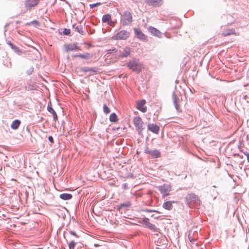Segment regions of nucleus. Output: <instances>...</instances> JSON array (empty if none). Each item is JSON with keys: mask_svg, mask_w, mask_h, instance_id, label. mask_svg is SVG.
I'll return each instance as SVG.
<instances>
[{"mask_svg": "<svg viewBox=\"0 0 249 249\" xmlns=\"http://www.w3.org/2000/svg\"><path fill=\"white\" fill-rule=\"evenodd\" d=\"M63 34L65 35H70L71 34L70 29H65L63 31Z\"/></svg>", "mask_w": 249, "mask_h": 249, "instance_id": "33", "label": "nucleus"}, {"mask_svg": "<svg viewBox=\"0 0 249 249\" xmlns=\"http://www.w3.org/2000/svg\"><path fill=\"white\" fill-rule=\"evenodd\" d=\"M175 203H177V201H168L163 203L162 207L164 209L168 211H170L173 208V204Z\"/></svg>", "mask_w": 249, "mask_h": 249, "instance_id": "12", "label": "nucleus"}, {"mask_svg": "<svg viewBox=\"0 0 249 249\" xmlns=\"http://www.w3.org/2000/svg\"><path fill=\"white\" fill-rule=\"evenodd\" d=\"M101 3L100 2H97V3H94V4H91L89 5V6L91 8H93L95 7H96L98 5H101Z\"/></svg>", "mask_w": 249, "mask_h": 249, "instance_id": "34", "label": "nucleus"}, {"mask_svg": "<svg viewBox=\"0 0 249 249\" xmlns=\"http://www.w3.org/2000/svg\"><path fill=\"white\" fill-rule=\"evenodd\" d=\"M112 51H115L116 52V49H113L112 50Z\"/></svg>", "mask_w": 249, "mask_h": 249, "instance_id": "38", "label": "nucleus"}, {"mask_svg": "<svg viewBox=\"0 0 249 249\" xmlns=\"http://www.w3.org/2000/svg\"><path fill=\"white\" fill-rule=\"evenodd\" d=\"M172 98L176 109L179 111V107L178 104V98L175 92H174L172 94Z\"/></svg>", "mask_w": 249, "mask_h": 249, "instance_id": "16", "label": "nucleus"}, {"mask_svg": "<svg viewBox=\"0 0 249 249\" xmlns=\"http://www.w3.org/2000/svg\"><path fill=\"white\" fill-rule=\"evenodd\" d=\"M48 139H49V141L52 142V143H53V138L52 136H49V138H48Z\"/></svg>", "mask_w": 249, "mask_h": 249, "instance_id": "36", "label": "nucleus"}, {"mask_svg": "<svg viewBox=\"0 0 249 249\" xmlns=\"http://www.w3.org/2000/svg\"><path fill=\"white\" fill-rule=\"evenodd\" d=\"M130 53V49L128 47H126L124 50L123 53L121 54L120 56L121 57H124L128 56Z\"/></svg>", "mask_w": 249, "mask_h": 249, "instance_id": "21", "label": "nucleus"}, {"mask_svg": "<svg viewBox=\"0 0 249 249\" xmlns=\"http://www.w3.org/2000/svg\"><path fill=\"white\" fill-rule=\"evenodd\" d=\"M73 57H80L83 59H88L90 58V55L89 53H86L84 54H75L72 56Z\"/></svg>", "mask_w": 249, "mask_h": 249, "instance_id": "19", "label": "nucleus"}, {"mask_svg": "<svg viewBox=\"0 0 249 249\" xmlns=\"http://www.w3.org/2000/svg\"><path fill=\"white\" fill-rule=\"evenodd\" d=\"M103 109H104V112L106 113V114H108L110 112V110L109 109V108L107 107V106L106 105H104V107H103Z\"/></svg>", "mask_w": 249, "mask_h": 249, "instance_id": "28", "label": "nucleus"}, {"mask_svg": "<svg viewBox=\"0 0 249 249\" xmlns=\"http://www.w3.org/2000/svg\"><path fill=\"white\" fill-rule=\"evenodd\" d=\"M26 89L28 90H32L36 89V88L35 85L28 84L27 86L25 87Z\"/></svg>", "mask_w": 249, "mask_h": 249, "instance_id": "25", "label": "nucleus"}, {"mask_svg": "<svg viewBox=\"0 0 249 249\" xmlns=\"http://www.w3.org/2000/svg\"><path fill=\"white\" fill-rule=\"evenodd\" d=\"M149 4L154 6L160 5L162 3V0H147Z\"/></svg>", "mask_w": 249, "mask_h": 249, "instance_id": "17", "label": "nucleus"}, {"mask_svg": "<svg viewBox=\"0 0 249 249\" xmlns=\"http://www.w3.org/2000/svg\"><path fill=\"white\" fill-rule=\"evenodd\" d=\"M158 188L162 194V197H165L170 195L172 186L170 184H164L162 185L159 186Z\"/></svg>", "mask_w": 249, "mask_h": 249, "instance_id": "2", "label": "nucleus"}, {"mask_svg": "<svg viewBox=\"0 0 249 249\" xmlns=\"http://www.w3.org/2000/svg\"><path fill=\"white\" fill-rule=\"evenodd\" d=\"M75 30L81 35L83 34V31L82 30V27H81V26H77L75 28Z\"/></svg>", "mask_w": 249, "mask_h": 249, "instance_id": "29", "label": "nucleus"}, {"mask_svg": "<svg viewBox=\"0 0 249 249\" xmlns=\"http://www.w3.org/2000/svg\"><path fill=\"white\" fill-rule=\"evenodd\" d=\"M134 32L135 36L139 39L143 41L147 42L148 40V37L145 35L140 28H134Z\"/></svg>", "mask_w": 249, "mask_h": 249, "instance_id": "6", "label": "nucleus"}, {"mask_svg": "<svg viewBox=\"0 0 249 249\" xmlns=\"http://www.w3.org/2000/svg\"><path fill=\"white\" fill-rule=\"evenodd\" d=\"M7 44L11 47L12 49L15 50L18 49V47L14 45L11 42H8Z\"/></svg>", "mask_w": 249, "mask_h": 249, "instance_id": "32", "label": "nucleus"}, {"mask_svg": "<svg viewBox=\"0 0 249 249\" xmlns=\"http://www.w3.org/2000/svg\"><path fill=\"white\" fill-rule=\"evenodd\" d=\"M235 30L234 29H231L228 30V32L226 33H223L222 34V35L224 36H230L231 35H235Z\"/></svg>", "mask_w": 249, "mask_h": 249, "instance_id": "24", "label": "nucleus"}, {"mask_svg": "<svg viewBox=\"0 0 249 249\" xmlns=\"http://www.w3.org/2000/svg\"><path fill=\"white\" fill-rule=\"evenodd\" d=\"M148 30L151 34L153 35L154 36H155L159 37H161V32L156 28L150 26L148 28Z\"/></svg>", "mask_w": 249, "mask_h": 249, "instance_id": "11", "label": "nucleus"}, {"mask_svg": "<svg viewBox=\"0 0 249 249\" xmlns=\"http://www.w3.org/2000/svg\"><path fill=\"white\" fill-rule=\"evenodd\" d=\"M39 0H26L25 1V6L27 9L30 10L33 7L36 6L38 3Z\"/></svg>", "mask_w": 249, "mask_h": 249, "instance_id": "9", "label": "nucleus"}, {"mask_svg": "<svg viewBox=\"0 0 249 249\" xmlns=\"http://www.w3.org/2000/svg\"><path fill=\"white\" fill-rule=\"evenodd\" d=\"M111 51V50H109L108 51L109 52V53H110Z\"/></svg>", "mask_w": 249, "mask_h": 249, "instance_id": "39", "label": "nucleus"}, {"mask_svg": "<svg viewBox=\"0 0 249 249\" xmlns=\"http://www.w3.org/2000/svg\"><path fill=\"white\" fill-rule=\"evenodd\" d=\"M75 245H76V243L74 241H71L69 244V249H74Z\"/></svg>", "mask_w": 249, "mask_h": 249, "instance_id": "27", "label": "nucleus"}, {"mask_svg": "<svg viewBox=\"0 0 249 249\" xmlns=\"http://www.w3.org/2000/svg\"><path fill=\"white\" fill-rule=\"evenodd\" d=\"M133 124L136 128L139 134H141L143 129V122L140 116H136L133 119Z\"/></svg>", "mask_w": 249, "mask_h": 249, "instance_id": "3", "label": "nucleus"}, {"mask_svg": "<svg viewBox=\"0 0 249 249\" xmlns=\"http://www.w3.org/2000/svg\"><path fill=\"white\" fill-rule=\"evenodd\" d=\"M146 226L153 232H160V229L156 227L155 225L149 222L147 223Z\"/></svg>", "mask_w": 249, "mask_h": 249, "instance_id": "15", "label": "nucleus"}, {"mask_svg": "<svg viewBox=\"0 0 249 249\" xmlns=\"http://www.w3.org/2000/svg\"><path fill=\"white\" fill-rule=\"evenodd\" d=\"M127 65L130 69L137 73L140 72L142 69V65L136 61H130Z\"/></svg>", "mask_w": 249, "mask_h": 249, "instance_id": "5", "label": "nucleus"}, {"mask_svg": "<svg viewBox=\"0 0 249 249\" xmlns=\"http://www.w3.org/2000/svg\"><path fill=\"white\" fill-rule=\"evenodd\" d=\"M149 222V219L147 218H146V217L141 218L139 220V223L144 224L145 225H146Z\"/></svg>", "mask_w": 249, "mask_h": 249, "instance_id": "26", "label": "nucleus"}, {"mask_svg": "<svg viewBox=\"0 0 249 249\" xmlns=\"http://www.w3.org/2000/svg\"><path fill=\"white\" fill-rule=\"evenodd\" d=\"M244 154L247 156V160L249 162V153H244Z\"/></svg>", "mask_w": 249, "mask_h": 249, "instance_id": "37", "label": "nucleus"}, {"mask_svg": "<svg viewBox=\"0 0 249 249\" xmlns=\"http://www.w3.org/2000/svg\"><path fill=\"white\" fill-rule=\"evenodd\" d=\"M147 128L148 130L155 134H158L160 130V127L154 124H149Z\"/></svg>", "mask_w": 249, "mask_h": 249, "instance_id": "10", "label": "nucleus"}, {"mask_svg": "<svg viewBox=\"0 0 249 249\" xmlns=\"http://www.w3.org/2000/svg\"><path fill=\"white\" fill-rule=\"evenodd\" d=\"M130 36V33L126 30H122L112 36L114 40H124Z\"/></svg>", "mask_w": 249, "mask_h": 249, "instance_id": "4", "label": "nucleus"}, {"mask_svg": "<svg viewBox=\"0 0 249 249\" xmlns=\"http://www.w3.org/2000/svg\"><path fill=\"white\" fill-rule=\"evenodd\" d=\"M131 205V204L130 202H127L126 203H123V204H121V207H130Z\"/></svg>", "mask_w": 249, "mask_h": 249, "instance_id": "35", "label": "nucleus"}, {"mask_svg": "<svg viewBox=\"0 0 249 249\" xmlns=\"http://www.w3.org/2000/svg\"><path fill=\"white\" fill-rule=\"evenodd\" d=\"M48 111L53 114V120L56 121L57 119V116L56 112L51 107H48Z\"/></svg>", "mask_w": 249, "mask_h": 249, "instance_id": "23", "label": "nucleus"}, {"mask_svg": "<svg viewBox=\"0 0 249 249\" xmlns=\"http://www.w3.org/2000/svg\"><path fill=\"white\" fill-rule=\"evenodd\" d=\"M102 21L103 22H107L110 25H112L111 17L109 14H106L103 16Z\"/></svg>", "mask_w": 249, "mask_h": 249, "instance_id": "14", "label": "nucleus"}, {"mask_svg": "<svg viewBox=\"0 0 249 249\" xmlns=\"http://www.w3.org/2000/svg\"><path fill=\"white\" fill-rule=\"evenodd\" d=\"M145 103L146 101L144 99L138 101L137 103V108L142 112H145L147 110L146 107H144Z\"/></svg>", "mask_w": 249, "mask_h": 249, "instance_id": "8", "label": "nucleus"}, {"mask_svg": "<svg viewBox=\"0 0 249 249\" xmlns=\"http://www.w3.org/2000/svg\"><path fill=\"white\" fill-rule=\"evenodd\" d=\"M60 198L63 200H70L72 198V195L70 194L64 193L60 195Z\"/></svg>", "mask_w": 249, "mask_h": 249, "instance_id": "20", "label": "nucleus"}, {"mask_svg": "<svg viewBox=\"0 0 249 249\" xmlns=\"http://www.w3.org/2000/svg\"><path fill=\"white\" fill-rule=\"evenodd\" d=\"M144 153L152 158H158L160 157V152L157 150H152L148 147H146L144 150Z\"/></svg>", "mask_w": 249, "mask_h": 249, "instance_id": "7", "label": "nucleus"}, {"mask_svg": "<svg viewBox=\"0 0 249 249\" xmlns=\"http://www.w3.org/2000/svg\"><path fill=\"white\" fill-rule=\"evenodd\" d=\"M109 120L111 122L116 123L118 121V119L117 116L115 113H112L109 116Z\"/></svg>", "mask_w": 249, "mask_h": 249, "instance_id": "22", "label": "nucleus"}, {"mask_svg": "<svg viewBox=\"0 0 249 249\" xmlns=\"http://www.w3.org/2000/svg\"><path fill=\"white\" fill-rule=\"evenodd\" d=\"M133 21L132 15L130 11H126L122 16L121 22L123 26L129 25Z\"/></svg>", "mask_w": 249, "mask_h": 249, "instance_id": "1", "label": "nucleus"}, {"mask_svg": "<svg viewBox=\"0 0 249 249\" xmlns=\"http://www.w3.org/2000/svg\"><path fill=\"white\" fill-rule=\"evenodd\" d=\"M20 123L21 122L19 120H16L12 122L11 125V127L13 129H17L19 127V125L20 124Z\"/></svg>", "mask_w": 249, "mask_h": 249, "instance_id": "18", "label": "nucleus"}, {"mask_svg": "<svg viewBox=\"0 0 249 249\" xmlns=\"http://www.w3.org/2000/svg\"><path fill=\"white\" fill-rule=\"evenodd\" d=\"M81 70L84 72H90L94 73H97L98 71V69L96 68H89V67H85L82 68Z\"/></svg>", "mask_w": 249, "mask_h": 249, "instance_id": "13", "label": "nucleus"}, {"mask_svg": "<svg viewBox=\"0 0 249 249\" xmlns=\"http://www.w3.org/2000/svg\"><path fill=\"white\" fill-rule=\"evenodd\" d=\"M31 24H33L36 26H37L39 25V23L38 21L37 20H33V21L27 24V25H31Z\"/></svg>", "mask_w": 249, "mask_h": 249, "instance_id": "30", "label": "nucleus"}, {"mask_svg": "<svg viewBox=\"0 0 249 249\" xmlns=\"http://www.w3.org/2000/svg\"><path fill=\"white\" fill-rule=\"evenodd\" d=\"M73 50H74V48L70 45H67L65 46V51L66 52H69L70 51H72Z\"/></svg>", "mask_w": 249, "mask_h": 249, "instance_id": "31", "label": "nucleus"}]
</instances>
